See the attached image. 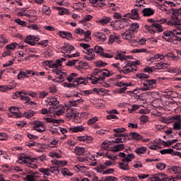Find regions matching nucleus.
<instances>
[{"label": "nucleus", "instance_id": "1", "mask_svg": "<svg viewBox=\"0 0 181 181\" xmlns=\"http://www.w3.org/2000/svg\"><path fill=\"white\" fill-rule=\"evenodd\" d=\"M93 75H88V80L92 81V84H97L98 81H104L106 77H110L112 74L107 69H95L92 73Z\"/></svg>", "mask_w": 181, "mask_h": 181}, {"label": "nucleus", "instance_id": "2", "mask_svg": "<svg viewBox=\"0 0 181 181\" xmlns=\"http://www.w3.org/2000/svg\"><path fill=\"white\" fill-rule=\"evenodd\" d=\"M136 77L143 81L142 84L144 88L141 89L142 91H148L149 90H153V88H156V80L149 79V75L145 74H137Z\"/></svg>", "mask_w": 181, "mask_h": 181}, {"label": "nucleus", "instance_id": "3", "mask_svg": "<svg viewBox=\"0 0 181 181\" xmlns=\"http://www.w3.org/2000/svg\"><path fill=\"white\" fill-rule=\"evenodd\" d=\"M148 22L152 23L151 25H145V30L151 35H155L156 33L163 32V28L160 24L155 22V21L152 18H148Z\"/></svg>", "mask_w": 181, "mask_h": 181}, {"label": "nucleus", "instance_id": "4", "mask_svg": "<svg viewBox=\"0 0 181 181\" xmlns=\"http://www.w3.org/2000/svg\"><path fill=\"white\" fill-rule=\"evenodd\" d=\"M125 131L126 129L124 127L114 129L113 132L116 134H115V136H119V138L115 139L113 142H115L116 144L127 142V138H129V135L127 133L122 134V132H125Z\"/></svg>", "mask_w": 181, "mask_h": 181}, {"label": "nucleus", "instance_id": "5", "mask_svg": "<svg viewBox=\"0 0 181 181\" xmlns=\"http://www.w3.org/2000/svg\"><path fill=\"white\" fill-rule=\"evenodd\" d=\"M80 47H83L84 50L83 51V53H85L87 55H84V59L86 60H88L89 62H93L94 59H95V54H94V49H90L91 47L90 44H85V43H81Z\"/></svg>", "mask_w": 181, "mask_h": 181}, {"label": "nucleus", "instance_id": "6", "mask_svg": "<svg viewBox=\"0 0 181 181\" xmlns=\"http://www.w3.org/2000/svg\"><path fill=\"white\" fill-rule=\"evenodd\" d=\"M151 181H176L177 180V177H169L166 174H163L161 173L154 174L151 178Z\"/></svg>", "mask_w": 181, "mask_h": 181}, {"label": "nucleus", "instance_id": "7", "mask_svg": "<svg viewBox=\"0 0 181 181\" xmlns=\"http://www.w3.org/2000/svg\"><path fill=\"white\" fill-rule=\"evenodd\" d=\"M168 26H175L176 29H181V21L177 15L172 14L171 18L167 22Z\"/></svg>", "mask_w": 181, "mask_h": 181}, {"label": "nucleus", "instance_id": "8", "mask_svg": "<svg viewBox=\"0 0 181 181\" xmlns=\"http://www.w3.org/2000/svg\"><path fill=\"white\" fill-rule=\"evenodd\" d=\"M25 95H28V92L25 90L21 92L17 91L13 95V100H16V98L20 97V99L22 100L23 101H25L26 103H30V97Z\"/></svg>", "mask_w": 181, "mask_h": 181}, {"label": "nucleus", "instance_id": "9", "mask_svg": "<svg viewBox=\"0 0 181 181\" xmlns=\"http://www.w3.org/2000/svg\"><path fill=\"white\" fill-rule=\"evenodd\" d=\"M176 33L175 31V29L171 31H165L163 33V39H165L166 42H170V43H172L175 39V35H176Z\"/></svg>", "mask_w": 181, "mask_h": 181}, {"label": "nucleus", "instance_id": "10", "mask_svg": "<svg viewBox=\"0 0 181 181\" xmlns=\"http://www.w3.org/2000/svg\"><path fill=\"white\" fill-rule=\"evenodd\" d=\"M122 37L124 40H129L131 43H136L137 42L136 40H134V37H135V34H134V33L130 30H126L124 33H123L122 34Z\"/></svg>", "mask_w": 181, "mask_h": 181}, {"label": "nucleus", "instance_id": "11", "mask_svg": "<svg viewBox=\"0 0 181 181\" xmlns=\"http://www.w3.org/2000/svg\"><path fill=\"white\" fill-rule=\"evenodd\" d=\"M36 160V158H32L28 156H25V154H23L21 156L18 158V163H28L29 165H31Z\"/></svg>", "mask_w": 181, "mask_h": 181}, {"label": "nucleus", "instance_id": "12", "mask_svg": "<svg viewBox=\"0 0 181 181\" xmlns=\"http://www.w3.org/2000/svg\"><path fill=\"white\" fill-rule=\"evenodd\" d=\"M125 21H127V19L123 18L122 20L116 21L115 23L114 21H112L110 25L112 28H114V29L119 30V29H123L125 25Z\"/></svg>", "mask_w": 181, "mask_h": 181}, {"label": "nucleus", "instance_id": "13", "mask_svg": "<svg viewBox=\"0 0 181 181\" xmlns=\"http://www.w3.org/2000/svg\"><path fill=\"white\" fill-rule=\"evenodd\" d=\"M32 131H37L40 134H42L46 132V127L42 122H35V126L32 127Z\"/></svg>", "mask_w": 181, "mask_h": 181}, {"label": "nucleus", "instance_id": "14", "mask_svg": "<svg viewBox=\"0 0 181 181\" xmlns=\"http://www.w3.org/2000/svg\"><path fill=\"white\" fill-rule=\"evenodd\" d=\"M118 156H119V158H123L122 159V162H131V160L135 158L133 153H129L127 155L125 153L122 152L119 153Z\"/></svg>", "mask_w": 181, "mask_h": 181}, {"label": "nucleus", "instance_id": "15", "mask_svg": "<svg viewBox=\"0 0 181 181\" xmlns=\"http://www.w3.org/2000/svg\"><path fill=\"white\" fill-rule=\"evenodd\" d=\"M112 18L105 16L101 18H100L99 20H97L96 23H99L100 26H105V25H108V23H111V22H112Z\"/></svg>", "mask_w": 181, "mask_h": 181}, {"label": "nucleus", "instance_id": "16", "mask_svg": "<svg viewBox=\"0 0 181 181\" xmlns=\"http://www.w3.org/2000/svg\"><path fill=\"white\" fill-rule=\"evenodd\" d=\"M87 83H88V81L83 77L76 78L74 80V88H77V87H78V86H81V84L86 86Z\"/></svg>", "mask_w": 181, "mask_h": 181}, {"label": "nucleus", "instance_id": "17", "mask_svg": "<svg viewBox=\"0 0 181 181\" xmlns=\"http://www.w3.org/2000/svg\"><path fill=\"white\" fill-rule=\"evenodd\" d=\"M16 47L18 49H23V47H25V46H23L22 42H21L20 45H18L16 42H12L11 44L7 45L6 46V50H15V49H16Z\"/></svg>", "mask_w": 181, "mask_h": 181}, {"label": "nucleus", "instance_id": "18", "mask_svg": "<svg viewBox=\"0 0 181 181\" xmlns=\"http://www.w3.org/2000/svg\"><path fill=\"white\" fill-rule=\"evenodd\" d=\"M93 36L95 37L98 42H105L107 40V35L103 33L95 32L93 34Z\"/></svg>", "mask_w": 181, "mask_h": 181}, {"label": "nucleus", "instance_id": "19", "mask_svg": "<svg viewBox=\"0 0 181 181\" xmlns=\"http://www.w3.org/2000/svg\"><path fill=\"white\" fill-rule=\"evenodd\" d=\"M45 103L49 105L57 107V105L59 104V100H57V98L50 96L47 98V99L45 100Z\"/></svg>", "mask_w": 181, "mask_h": 181}, {"label": "nucleus", "instance_id": "20", "mask_svg": "<svg viewBox=\"0 0 181 181\" xmlns=\"http://www.w3.org/2000/svg\"><path fill=\"white\" fill-rule=\"evenodd\" d=\"M30 75V72L29 70H23L21 69L18 74V80H22V78H29V76Z\"/></svg>", "mask_w": 181, "mask_h": 181}, {"label": "nucleus", "instance_id": "21", "mask_svg": "<svg viewBox=\"0 0 181 181\" xmlns=\"http://www.w3.org/2000/svg\"><path fill=\"white\" fill-rule=\"evenodd\" d=\"M94 138H93L91 136H81L77 137V141H79V142H85V144H90V142H93Z\"/></svg>", "mask_w": 181, "mask_h": 181}, {"label": "nucleus", "instance_id": "22", "mask_svg": "<svg viewBox=\"0 0 181 181\" xmlns=\"http://www.w3.org/2000/svg\"><path fill=\"white\" fill-rule=\"evenodd\" d=\"M121 36L116 35H110L109 40H108V45H112L114 42H116V43H121Z\"/></svg>", "mask_w": 181, "mask_h": 181}, {"label": "nucleus", "instance_id": "23", "mask_svg": "<svg viewBox=\"0 0 181 181\" xmlns=\"http://www.w3.org/2000/svg\"><path fill=\"white\" fill-rule=\"evenodd\" d=\"M74 50V47L71 45L66 44L61 47V53H71Z\"/></svg>", "mask_w": 181, "mask_h": 181}, {"label": "nucleus", "instance_id": "24", "mask_svg": "<svg viewBox=\"0 0 181 181\" xmlns=\"http://www.w3.org/2000/svg\"><path fill=\"white\" fill-rule=\"evenodd\" d=\"M10 112L13 114V115H9L8 117H16L17 118H21V115H19V108L16 107V106H13L9 108Z\"/></svg>", "mask_w": 181, "mask_h": 181}, {"label": "nucleus", "instance_id": "25", "mask_svg": "<svg viewBox=\"0 0 181 181\" xmlns=\"http://www.w3.org/2000/svg\"><path fill=\"white\" fill-rule=\"evenodd\" d=\"M52 73H55V74L59 76V77H58L59 80H64L65 77L67 76L66 72H63L62 70L57 69V68L52 69Z\"/></svg>", "mask_w": 181, "mask_h": 181}, {"label": "nucleus", "instance_id": "26", "mask_svg": "<svg viewBox=\"0 0 181 181\" xmlns=\"http://www.w3.org/2000/svg\"><path fill=\"white\" fill-rule=\"evenodd\" d=\"M143 16H152L155 15V10L151 8H145L142 10Z\"/></svg>", "mask_w": 181, "mask_h": 181}, {"label": "nucleus", "instance_id": "27", "mask_svg": "<svg viewBox=\"0 0 181 181\" xmlns=\"http://www.w3.org/2000/svg\"><path fill=\"white\" fill-rule=\"evenodd\" d=\"M90 4L96 5L99 8H104L105 6V0H89Z\"/></svg>", "mask_w": 181, "mask_h": 181}, {"label": "nucleus", "instance_id": "28", "mask_svg": "<svg viewBox=\"0 0 181 181\" xmlns=\"http://www.w3.org/2000/svg\"><path fill=\"white\" fill-rule=\"evenodd\" d=\"M124 69H120L119 70V73H124V74H129V73L132 71H135V68L132 66H125L123 67Z\"/></svg>", "mask_w": 181, "mask_h": 181}, {"label": "nucleus", "instance_id": "29", "mask_svg": "<svg viewBox=\"0 0 181 181\" xmlns=\"http://www.w3.org/2000/svg\"><path fill=\"white\" fill-rule=\"evenodd\" d=\"M114 141L115 140H113L112 141L105 140V141H103L101 144L102 149H103L104 151H108V147L110 146V145H112V144H116L115 142H114Z\"/></svg>", "mask_w": 181, "mask_h": 181}, {"label": "nucleus", "instance_id": "30", "mask_svg": "<svg viewBox=\"0 0 181 181\" xmlns=\"http://www.w3.org/2000/svg\"><path fill=\"white\" fill-rule=\"evenodd\" d=\"M76 67L80 70V69H88V63H87V62H78H78L76 65Z\"/></svg>", "mask_w": 181, "mask_h": 181}, {"label": "nucleus", "instance_id": "31", "mask_svg": "<svg viewBox=\"0 0 181 181\" xmlns=\"http://www.w3.org/2000/svg\"><path fill=\"white\" fill-rule=\"evenodd\" d=\"M128 135H129V136H131V138H132V139H136V141H141V139H142L144 138V136H142L141 134H139L135 132H132Z\"/></svg>", "mask_w": 181, "mask_h": 181}, {"label": "nucleus", "instance_id": "32", "mask_svg": "<svg viewBox=\"0 0 181 181\" xmlns=\"http://www.w3.org/2000/svg\"><path fill=\"white\" fill-rule=\"evenodd\" d=\"M74 153L77 155L78 156H81V155H84L86 153V148L84 147H78L76 146L74 149Z\"/></svg>", "mask_w": 181, "mask_h": 181}, {"label": "nucleus", "instance_id": "33", "mask_svg": "<svg viewBox=\"0 0 181 181\" xmlns=\"http://www.w3.org/2000/svg\"><path fill=\"white\" fill-rule=\"evenodd\" d=\"M129 18L131 19H138L139 18V13H138V8L132 9L131 13L129 14Z\"/></svg>", "mask_w": 181, "mask_h": 181}, {"label": "nucleus", "instance_id": "34", "mask_svg": "<svg viewBox=\"0 0 181 181\" xmlns=\"http://www.w3.org/2000/svg\"><path fill=\"white\" fill-rule=\"evenodd\" d=\"M139 64H140L139 61L130 62H128L126 64V67H131V66H132L133 69H134V71H136V70H138L136 66H139Z\"/></svg>", "mask_w": 181, "mask_h": 181}, {"label": "nucleus", "instance_id": "35", "mask_svg": "<svg viewBox=\"0 0 181 181\" xmlns=\"http://www.w3.org/2000/svg\"><path fill=\"white\" fill-rule=\"evenodd\" d=\"M24 42L30 46H35V45H36V42H34L33 37H32V35L27 36V37L24 40Z\"/></svg>", "mask_w": 181, "mask_h": 181}, {"label": "nucleus", "instance_id": "36", "mask_svg": "<svg viewBox=\"0 0 181 181\" xmlns=\"http://www.w3.org/2000/svg\"><path fill=\"white\" fill-rule=\"evenodd\" d=\"M129 162L122 161V163H119V168L122 170H129V167L128 166V163Z\"/></svg>", "mask_w": 181, "mask_h": 181}, {"label": "nucleus", "instance_id": "37", "mask_svg": "<svg viewBox=\"0 0 181 181\" xmlns=\"http://www.w3.org/2000/svg\"><path fill=\"white\" fill-rule=\"evenodd\" d=\"M103 52H104V49H103L102 47L98 46V45L95 46V47L93 49L94 54H95V53H96L99 56H101V54H103Z\"/></svg>", "mask_w": 181, "mask_h": 181}, {"label": "nucleus", "instance_id": "38", "mask_svg": "<svg viewBox=\"0 0 181 181\" xmlns=\"http://www.w3.org/2000/svg\"><path fill=\"white\" fill-rule=\"evenodd\" d=\"M175 32L176 34H175L174 40H178L179 42H181V28H175Z\"/></svg>", "mask_w": 181, "mask_h": 181}, {"label": "nucleus", "instance_id": "39", "mask_svg": "<svg viewBox=\"0 0 181 181\" xmlns=\"http://www.w3.org/2000/svg\"><path fill=\"white\" fill-rule=\"evenodd\" d=\"M168 13H172L173 15H177L181 16V7L180 8H171L168 11Z\"/></svg>", "mask_w": 181, "mask_h": 181}, {"label": "nucleus", "instance_id": "40", "mask_svg": "<svg viewBox=\"0 0 181 181\" xmlns=\"http://www.w3.org/2000/svg\"><path fill=\"white\" fill-rule=\"evenodd\" d=\"M124 144H117L112 148V152H119V151H122L124 149Z\"/></svg>", "mask_w": 181, "mask_h": 181}, {"label": "nucleus", "instance_id": "41", "mask_svg": "<svg viewBox=\"0 0 181 181\" xmlns=\"http://www.w3.org/2000/svg\"><path fill=\"white\" fill-rule=\"evenodd\" d=\"M8 43V39H6V37H5L4 35H0V47H4L5 45Z\"/></svg>", "mask_w": 181, "mask_h": 181}, {"label": "nucleus", "instance_id": "42", "mask_svg": "<svg viewBox=\"0 0 181 181\" xmlns=\"http://www.w3.org/2000/svg\"><path fill=\"white\" fill-rule=\"evenodd\" d=\"M84 130V127L83 126H77L74 127H70L69 131H71L72 132H81V131Z\"/></svg>", "mask_w": 181, "mask_h": 181}, {"label": "nucleus", "instance_id": "43", "mask_svg": "<svg viewBox=\"0 0 181 181\" xmlns=\"http://www.w3.org/2000/svg\"><path fill=\"white\" fill-rule=\"evenodd\" d=\"M56 9L59 11V15L63 16L67 15V13H69V10L63 7H56Z\"/></svg>", "mask_w": 181, "mask_h": 181}, {"label": "nucleus", "instance_id": "44", "mask_svg": "<svg viewBox=\"0 0 181 181\" xmlns=\"http://www.w3.org/2000/svg\"><path fill=\"white\" fill-rule=\"evenodd\" d=\"M138 29H139V25L138 24V23H133L130 25L129 30H131L134 33V32H138Z\"/></svg>", "mask_w": 181, "mask_h": 181}, {"label": "nucleus", "instance_id": "45", "mask_svg": "<svg viewBox=\"0 0 181 181\" xmlns=\"http://www.w3.org/2000/svg\"><path fill=\"white\" fill-rule=\"evenodd\" d=\"M115 59L117 60H127V59H131V57H127L125 55H123L122 54L118 52L116 56H115Z\"/></svg>", "mask_w": 181, "mask_h": 181}, {"label": "nucleus", "instance_id": "46", "mask_svg": "<svg viewBox=\"0 0 181 181\" xmlns=\"http://www.w3.org/2000/svg\"><path fill=\"white\" fill-rule=\"evenodd\" d=\"M78 113H71L67 114L66 117L67 118H69V119H74V122H77V118H78Z\"/></svg>", "mask_w": 181, "mask_h": 181}, {"label": "nucleus", "instance_id": "47", "mask_svg": "<svg viewBox=\"0 0 181 181\" xmlns=\"http://www.w3.org/2000/svg\"><path fill=\"white\" fill-rule=\"evenodd\" d=\"M135 152L137 153V155H144L145 154V152H146V147H139L136 149Z\"/></svg>", "mask_w": 181, "mask_h": 181}, {"label": "nucleus", "instance_id": "48", "mask_svg": "<svg viewBox=\"0 0 181 181\" xmlns=\"http://www.w3.org/2000/svg\"><path fill=\"white\" fill-rule=\"evenodd\" d=\"M45 64H46V66H49L50 69H57V64H56V62L54 63L52 61H45Z\"/></svg>", "mask_w": 181, "mask_h": 181}, {"label": "nucleus", "instance_id": "49", "mask_svg": "<svg viewBox=\"0 0 181 181\" xmlns=\"http://www.w3.org/2000/svg\"><path fill=\"white\" fill-rule=\"evenodd\" d=\"M145 4V0H136L134 3V6L138 9V8H142Z\"/></svg>", "mask_w": 181, "mask_h": 181}, {"label": "nucleus", "instance_id": "50", "mask_svg": "<svg viewBox=\"0 0 181 181\" xmlns=\"http://www.w3.org/2000/svg\"><path fill=\"white\" fill-rule=\"evenodd\" d=\"M100 156H106L108 159H111V160H117V156H112L110 154H108V153H100Z\"/></svg>", "mask_w": 181, "mask_h": 181}, {"label": "nucleus", "instance_id": "51", "mask_svg": "<svg viewBox=\"0 0 181 181\" xmlns=\"http://www.w3.org/2000/svg\"><path fill=\"white\" fill-rule=\"evenodd\" d=\"M95 169L98 173H103L104 172V169H107V168L105 164H99Z\"/></svg>", "mask_w": 181, "mask_h": 181}, {"label": "nucleus", "instance_id": "52", "mask_svg": "<svg viewBox=\"0 0 181 181\" xmlns=\"http://www.w3.org/2000/svg\"><path fill=\"white\" fill-rule=\"evenodd\" d=\"M149 148L153 151H156V149H159V148H160V144L154 141Z\"/></svg>", "mask_w": 181, "mask_h": 181}, {"label": "nucleus", "instance_id": "53", "mask_svg": "<svg viewBox=\"0 0 181 181\" xmlns=\"http://www.w3.org/2000/svg\"><path fill=\"white\" fill-rule=\"evenodd\" d=\"M61 173H62L63 176H73V173L67 168H62L61 170Z\"/></svg>", "mask_w": 181, "mask_h": 181}, {"label": "nucleus", "instance_id": "54", "mask_svg": "<svg viewBox=\"0 0 181 181\" xmlns=\"http://www.w3.org/2000/svg\"><path fill=\"white\" fill-rule=\"evenodd\" d=\"M93 19V16L91 15H86L84 16L83 19L80 21V23H86L87 22H90Z\"/></svg>", "mask_w": 181, "mask_h": 181}, {"label": "nucleus", "instance_id": "55", "mask_svg": "<svg viewBox=\"0 0 181 181\" xmlns=\"http://www.w3.org/2000/svg\"><path fill=\"white\" fill-rule=\"evenodd\" d=\"M35 177L36 175L34 173L27 174L25 176L27 181H36Z\"/></svg>", "mask_w": 181, "mask_h": 181}, {"label": "nucleus", "instance_id": "56", "mask_svg": "<svg viewBox=\"0 0 181 181\" xmlns=\"http://www.w3.org/2000/svg\"><path fill=\"white\" fill-rule=\"evenodd\" d=\"M160 153H161V155L172 154L173 153V149L172 148L163 149L160 151Z\"/></svg>", "mask_w": 181, "mask_h": 181}, {"label": "nucleus", "instance_id": "57", "mask_svg": "<svg viewBox=\"0 0 181 181\" xmlns=\"http://www.w3.org/2000/svg\"><path fill=\"white\" fill-rule=\"evenodd\" d=\"M156 67L158 69V70H160L162 69H167L168 68V64L167 63H158L156 65Z\"/></svg>", "mask_w": 181, "mask_h": 181}, {"label": "nucleus", "instance_id": "58", "mask_svg": "<svg viewBox=\"0 0 181 181\" xmlns=\"http://www.w3.org/2000/svg\"><path fill=\"white\" fill-rule=\"evenodd\" d=\"M170 172L171 173H180V168L177 166H173L170 168Z\"/></svg>", "mask_w": 181, "mask_h": 181}, {"label": "nucleus", "instance_id": "59", "mask_svg": "<svg viewBox=\"0 0 181 181\" xmlns=\"http://www.w3.org/2000/svg\"><path fill=\"white\" fill-rule=\"evenodd\" d=\"M77 63H78V59H74L67 62L66 66H77Z\"/></svg>", "mask_w": 181, "mask_h": 181}, {"label": "nucleus", "instance_id": "60", "mask_svg": "<svg viewBox=\"0 0 181 181\" xmlns=\"http://www.w3.org/2000/svg\"><path fill=\"white\" fill-rule=\"evenodd\" d=\"M47 95H49V93L46 91L38 92V97L40 98H45V97H47Z\"/></svg>", "mask_w": 181, "mask_h": 181}, {"label": "nucleus", "instance_id": "61", "mask_svg": "<svg viewBox=\"0 0 181 181\" xmlns=\"http://www.w3.org/2000/svg\"><path fill=\"white\" fill-rule=\"evenodd\" d=\"M42 11L45 15H50V8L47 6H43Z\"/></svg>", "mask_w": 181, "mask_h": 181}, {"label": "nucleus", "instance_id": "62", "mask_svg": "<svg viewBox=\"0 0 181 181\" xmlns=\"http://www.w3.org/2000/svg\"><path fill=\"white\" fill-rule=\"evenodd\" d=\"M34 115L35 112L32 110L24 113V117H25V118H32V117H33Z\"/></svg>", "mask_w": 181, "mask_h": 181}, {"label": "nucleus", "instance_id": "63", "mask_svg": "<svg viewBox=\"0 0 181 181\" xmlns=\"http://www.w3.org/2000/svg\"><path fill=\"white\" fill-rule=\"evenodd\" d=\"M107 63L103 62V61H97L95 62V66L97 67H105V66H107Z\"/></svg>", "mask_w": 181, "mask_h": 181}, {"label": "nucleus", "instance_id": "64", "mask_svg": "<svg viewBox=\"0 0 181 181\" xmlns=\"http://www.w3.org/2000/svg\"><path fill=\"white\" fill-rule=\"evenodd\" d=\"M105 180L106 181H117L118 180V178L114 177V176H107L106 178H105Z\"/></svg>", "mask_w": 181, "mask_h": 181}]
</instances>
